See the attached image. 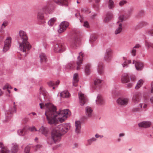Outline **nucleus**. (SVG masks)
I'll return each mask as SVG.
<instances>
[{
  "label": "nucleus",
  "instance_id": "nucleus-19",
  "mask_svg": "<svg viewBox=\"0 0 153 153\" xmlns=\"http://www.w3.org/2000/svg\"><path fill=\"white\" fill-rule=\"evenodd\" d=\"M121 81L122 83H126L130 81L129 76L127 73H124L121 76Z\"/></svg>",
  "mask_w": 153,
  "mask_h": 153
},
{
  "label": "nucleus",
  "instance_id": "nucleus-15",
  "mask_svg": "<svg viewBox=\"0 0 153 153\" xmlns=\"http://www.w3.org/2000/svg\"><path fill=\"white\" fill-rule=\"evenodd\" d=\"M132 64H134L136 70L137 71H141L144 68L143 64L140 62L134 60L133 61Z\"/></svg>",
  "mask_w": 153,
  "mask_h": 153
},
{
  "label": "nucleus",
  "instance_id": "nucleus-24",
  "mask_svg": "<svg viewBox=\"0 0 153 153\" xmlns=\"http://www.w3.org/2000/svg\"><path fill=\"white\" fill-rule=\"evenodd\" d=\"M40 94L42 95L45 100H46L48 98V94L45 89L42 87H40Z\"/></svg>",
  "mask_w": 153,
  "mask_h": 153
},
{
  "label": "nucleus",
  "instance_id": "nucleus-59",
  "mask_svg": "<svg viewBox=\"0 0 153 153\" xmlns=\"http://www.w3.org/2000/svg\"><path fill=\"white\" fill-rule=\"evenodd\" d=\"M95 137L96 138H102L103 136L102 135H100L98 134H97L95 135Z\"/></svg>",
  "mask_w": 153,
  "mask_h": 153
},
{
  "label": "nucleus",
  "instance_id": "nucleus-26",
  "mask_svg": "<svg viewBox=\"0 0 153 153\" xmlns=\"http://www.w3.org/2000/svg\"><path fill=\"white\" fill-rule=\"evenodd\" d=\"M151 124V123L149 121H143L140 123L138 124L139 127L147 128L149 127Z\"/></svg>",
  "mask_w": 153,
  "mask_h": 153
},
{
  "label": "nucleus",
  "instance_id": "nucleus-30",
  "mask_svg": "<svg viewBox=\"0 0 153 153\" xmlns=\"http://www.w3.org/2000/svg\"><path fill=\"white\" fill-rule=\"evenodd\" d=\"M97 139L94 137H92L88 139L87 140V143L85 144L86 146H90L94 142L97 141Z\"/></svg>",
  "mask_w": 153,
  "mask_h": 153
},
{
  "label": "nucleus",
  "instance_id": "nucleus-22",
  "mask_svg": "<svg viewBox=\"0 0 153 153\" xmlns=\"http://www.w3.org/2000/svg\"><path fill=\"white\" fill-rule=\"evenodd\" d=\"M114 18L113 15L110 12H107L106 14V17L104 19V21L105 22H109Z\"/></svg>",
  "mask_w": 153,
  "mask_h": 153
},
{
  "label": "nucleus",
  "instance_id": "nucleus-51",
  "mask_svg": "<svg viewBox=\"0 0 153 153\" xmlns=\"http://www.w3.org/2000/svg\"><path fill=\"white\" fill-rule=\"evenodd\" d=\"M42 147V146L38 144L36 145L34 147V149L36 150L37 151L38 150L40 149Z\"/></svg>",
  "mask_w": 153,
  "mask_h": 153
},
{
  "label": "nucleus",
  "instance_id": "nucleus-46",
  "mask_svg": "<svg viewBox=\"0 0 153 153\" xmlns=\"http://www.w3.org/2000/svg\"><path fill=\"white\" fill-rule=\"evenodd\" d=\"M75 16L76 17L79 19L80 21L81 22H83L82 17L81 16L79 13H76L75 14Z\"/></svg>",
  "mask_w": 153,
  "mask_h": 153
},
{
  "label": "nucleus",
  "instance_id": "nucleus-44",
  "mask_svg": "<svg viewBox=\"0 0 153 153\" xmlns=\"http://www.w3.org/2000/svg\"><path fill=\"white\" fill-rule=\"evenodd\" d=\"M141 109L138 107H134L131 109V111L132 113H135L139 112Z\"/></svg>",
  "mask_w": 153,
  "mask_h": 153
},
{
  "label": "nucleus",
  "instance_id": "nucleus-64",
  "mask_svg": "<svg viewBox=\"0 0 153 153\" xmlns=\"http://www.w3.org/2000/svg\"><path fill=\"white\" fill-rule=\"evenodd\" d=\"M125 134L124 133H120L119 134V137H123L125 136Z\"/></svg>",
  "mask_w": 153,
  "mask_h": 153
},
{
  "label": "nucleus",
  "instance_id": "nucleus-40",
  "mask_svg": "<svg viewBox=\"0 0 153 153\" xmlns=\"http://www.w3.org/2000/svg\"><path fill=\"white\" fill-rule=\"evenodd\" d=\"M152 42H150L147 40H145V45L147 49H149L150 47L152 48Z\"/></svg>",
  "mask_w": 153,
  "mask_h": 153
},
{
  "label": "nucleus",
  "instance_id": "nucleus-60",
  "mask_svg": "<svg viewBox=\"0 0 153 153\" xmlns=\"http://www.w3.org/2000/svg\"><path fill=\"white\" fill-rule=\"evenodd\" d=\"M151 93H153V81L151 83Z\"/></svg>",
  "mask_w": 153,
  "mask_h": 153
},
{
  "label": "nucleus",
  "instance_id": "nucleus-27",
  "mask_svg": "<svg viewBox=\"0 0 153 153\" xmlns=\"http://www.w3.org/2000/svg\"><path fill=\"white\" fill-rule=\"evenodd\" d=\"M93 110L89 106H87L85 108V112L86 115L88 117H90L92 116Z\"/></svg>",
  "mask_w": 153,
  "mask_h": 153
},
{
  "label": "nucleus",
  "instance_id": "nucleus-43",
  "mask_svg": "<svg viewBox=\"0 0 153 153\" xmlns=\"http://www.w3.org/2000/svg\"><path fill=\"white\" fill-rule=\"evenodd\" d=\"M97 39V36L94 35H91L90 36V41L91 42H93Z\"/></svg>",
  "mask_w": 153,
  "mask_h": 153
},
{
  "label": "nucleus",
  "instance_id": "nucleus-47",
  "mask_svg": "<svg viewBox=\"0 0 153 153\" xmlns=\"http://www.w3.org/2000/svg\"><path fill=\"white\" fill-rule=\"evenodd\" d=\"M9 88L12 89V87L8 83H7L4 86L3 88V89L4 90Z\"/></svg>",
  "mask_w": 153,
  "mask_h": 153
},
{
  "label": "nucleus",
  "instance_id": "nucleus-62",
  "mask_svg": "<svg viewBox=\"0 0 153 153\" xmlns=\"http://www.w3.org/2000/svg\"><path fill=\"white\" fill-rule=\"evenodd\" d=\"M78 144L76 143H75L74 144V146H73L72 148L73 149L77 147Z\"/></svg>",
  "mask_w": 153,
  "mask_h": 153
},
{
  "label": "nucleus",
  "instance_id": "nucleus-31",
  "mask_svg": "<svg viewBox=\"0 0 153 153\" xmlns=\"http://www.w3.org/2000/svg\"><path fill=\"white\" fill-rule=\"evenodd\" d=\"M115 4L112 0H109L108 3V8L110 10H112L115 7Z\"/></svg>",
  "mask_w": 153,
  "mask_h": 153
},
{
  "label": "nucleus",
  "instance_id": "nucleus-57",
  "mask_svg": "<svg viewBox=\"0 0 153 153\" xmlns=\"http://www.w3.org/2000/svg\"><path fill=\"white\" fill-rule=\"evenodd\" d=\"M141 47V45L137 43L135 44V45L133 47L134 49L139 48Z\"/></svg>",
  "mask_w": 153,
  "mask_h": 153
},
{
  "label": "nucleus",
  "instance_id": "nucleus-6",
  "mask_svg": "<svg viewBox=\"0 0 153 153\" xmlns=\"http://www.w3.org/2000/svg\"><path fill=\"white\" fill-rule=\"evenodd\" d=\"M66 49V46L63 43L56 44L53 46V50L56 52H61L64 51Z\"/></svg>",
  "mask_w": 153,
  "mask_h": 153
},
{
  "label": "nucleus",
  "instance_id": "nucleus-25",
  "mask_svg": "<svg viewBox=\"0 0 153 153\" xmlns=\"http://www.w3.org/2000/svg\"><path fill=\"white\" fill-rule=\"evenodd\" d=\"M75 131L77 134L79 133L81 128V122L79 121H76L75 122Z\"/></svg>",
  "mask_w": 153,
  "mask_h": 153
},
{
  "label": "nucleus",
  "instance_id": "nucleus-18",
  "mask_svg": "<svg viewBox=\"0 0 153 153\" xmlns=\"http://www.w3.org/2000/svg\"><path fill=\"white\" fill-rule=\"evenodd\" d=\"M103 80L99 79H96L94 81V88L99 89L102 86Z\"/></svg>",
  "mask_w": 153,
  "mask_h": 153
},
{
  "label": "nucleus",
  "instance_id": "nucleus-13",
  "mask_svg": "<svg viewBox=\"0 0 153 153\" xmlns=\"http://www.w3.org/2000/svg\"><path fill=\"white\" fill-rule=\"evenodd\" d=\"M69 25V23L67 22L64 21L62 22L59 26V29L58 30V33H61L64 32L65 30Z\"/></svg>",
  "mask_w": 153,
  "mask_h": 153
},
{
  "label": "nucleus",
  "instance_id": "nucleus-11",
  "mask_svg": "<svg viewBox=\"0 0 153 153\" xmlns=\"http://www.w3.org/2000/svg\"><path fill=\"white\" fill-rule=\"evenodd\" d=\"M112 51L110 48H108L106 50L104 57V60L107 62H110L112 56Z\"/></svg>",
  "mask_w": 153,
  "mask_h": 153
},
{
  "label": "nucleus",
  "instance_id": "nucleus-29",
  "mask_svg": "<svg viewBox=\"0 0 153 153\" xmlns=\"http://www.w3.org/2000/svg\"><path fill=\"white\" fill-rule=\"evenodd\" d=\"M96 103L97 104L102 105L104 102L103 99L101 96L98 94L97 97V99L96 100Z\"/></svg>",
  "mask_w": 153,
  "mask_h": 153
},
{
  "label": "nucleus",
  "instance_id": "nucleus-48",
  "mask_svg": "<svg viewBox=\"0 0 153 153\" xmlns=\"http://www.w3.org/2000/svg\"><path fill=\"white\" fill-rule=\"evenodd\" d=\"M7 148L0 150V153H10V151Z\"/></svg>",
  "mask_w": 153,
  "mask_h": 153
},
{
  "label": "nucleus",
  "instance_id": "nucleus-4",
  "mask_svg": "<svg viewBox=\"0 0 153 153\" xmlns=\"http://www.w3.org/2000/svg\"><path fill=\"white\" fill-rule=\"evenodd\" d=\"M62 135L60 133L55 129H53L51 132V138L55 143L60 141Z\"/></svg>",
  "mask_w": 153,
  "mask_h": 153
},
{
  "label": "nucleus",
  "instance_id": "nucleus-54",
  "mask_svg": "<svg viewBox=\"0 0 153 153\" xmlns=\"http://www.w3.org/2000/svg\"><path fill=\"white\" fill-rule=\"evenodd\" d=\"M30 148L29 146H27L25 147V153H28L30 152Z\"/></svg>",
  "mask_w": 153,
  "mask_h": 153
},
{
  "label": "nucleus",
  "instance_id": "nucleus-52",
  "mask_svg": "<svg viewBox=\"0 0 153 153\" xmlns=\"http://www.w3.org/2000/svg\"><path fill=\"white\" fill-rule=\"evenodd\" d=\"M119 21L120 22H122L124 19L125 18V17L123 15H120L119 17Z\"/></svg>",
  "mask_w": 153,
  "mask_h": 153
},
{
  "label": "nucleus",
  "instance_id": "nucleus-34",
  "mask_svg": "<svg viewBox=\"0 0 153 153\" xmlns=\"http://www.w3.org/2000/svg\"><path fill=\"white\" fill-rule=\"evenodd\" d=\"M131 63V61L130 59H127L122 64V67L124 68H126L128 67V64Z\"/></svg>",
  "mask_w": 153,
  "mask_h": 153
},
{
  "label": "nucleus",
  "instance_id": "nucleus-35",
  "mask_svg": "<svg viewBox=\"0 0 153 153\" xmlns=\"http://www.w3.org/2000/svg\"><path fill=\"white\" fill-rule=\"evenodd\" d=\"M54 2L60 5H66L67 0H54Z\"/></svg>",
  "mask_w": 153,
  "mask_h": 153
},
{
  "label": "nucleus",
  "instance_id": "nucleus-12",
  "mask_svg": "<svg viewBox=\"0 0 153 153\" xmlns=\"http://www.w3.org/2000/svg\"><path fill=\"white\" fill-rule=\"evenodd\" d=\"M129 101V99L126 97H120L117 100V104L119 105L125 106L127 105Z\"/></svg>",
  "mask_w": 153,
  "mask_h": 153
},
{
  "label": "nucleus",
  "instance_id": "nucleus-36",
  "mask_svg": "<svg viewBox=\"0 0 153 153\" xmlns=\"http://www.w3.org/2000/svg\"><path fill=\"white\" fill-rule=\"evenodd\" d=\"M60 95L62 97L68 98L70 96V94L67 91H65L61 93Z\"/></svg>",
  "mask_w": 153,
  "mask_h": 153
},
{
  "label": "nucleus",
  "instance_id": "nucleus-53",
  "mask_svg": "<svg viewBox=\"0 0 153 153\" xmlns=\"http://www.w3.org/2000/svg\"><path fill=\"white\" fill-rule=\"evenodd\" d=\"M112 93L115 96H117L118 94V91L116 88L113 90Z\"/></svg>",
  "mask_w": 153,
  "mask_h": 153
},
{
  "label": "nucleus",
  "instance_id": "nucleus-2",
  "mask_svg": "<svg viewBox=\"0 0 153 153\" xmlns=\"http://www.w3.org/2000/svg\"><path fill=\"white\" fill-rule=\"evenodd\" d=\"M19 34L22 42H19V48L20 51L25 52L29 50L31 46L28 41V38L26 33L23 31L20 30Z\"/></svg>",
  "mask_w": 153,
  "mask_h": 153
},
{
  "label": "nucleus",
  "instance_id": "nucleus-49",
  "mask_svg": "<svg viewBox=\"0 0 153 153\" xmlns=\"http://www.w3.org/2000/svg\"><path fill=\"white\" fill-rule=\"evenodd\" d=\"M28 129L31 131L32 132H34V131H38V130L36 128L33 126L31 127H30Z\"/></svg>",
  "mask_w": 153,
  "mask_h": 153
},
{
  "label": "nucleus",
  "instance_id": "nucleus-39",
  "mask_svg": "<svg viewBox=\"0 0 153 153\" xmlns=\"http://www.w3.org/2000/svg\"><path fill=\"white\" fill-rule=\"evenodd\" d=\"M75 67V64L74 62H71L67 65V68L69 69H72Z\"/></svg>",
  "mask_w": 153,
  "mask_h": 153
},
{
  "label": "nucleus",
  "instance_id": "nucleus-50",
  "mask_svg": "<svg viewBox=\"0 0 153 153\" xmlns=\"http://www.w3.org/2000/svg\"><path fill=\"white\" fill-rule=\"evenodd\" d=\"M127 3V1L125 0H123L120 1L119 3V5L120 6H122L126 4Z\"/></svg>",
  "mask_w": 153,
  "mask_h": 153
},
{
  "label": "nucleus",
  "instance_id": "nucleus-28",
  "mask_svg": "<svg viewBox=\"0 0 153 153\" xmlns=\"http://www.w3.org/2000/svg\"><path fill=\"white\" fill-rule=\"evenodd\" d=\"M73 85L76 87L77 85V83L79 81V78L77 74H74L73 76Z\"/></svg>",
  "mask_w": 153,
  "mask_h": 153
},
{
  "label": "nucleus",
  "instance_id": "nucleus-63",
  "mask_svg": "<svg viewBox=\"0 0 153 153\" xmlns=\"http://www.w3.org/2000/svg\"><path fill=\"white\" fill-rule=\"evenodd\" d=\"M7 25V22H4L2 25V26H4L5 27Z\"/></svg>",
  "mask_w": 153,
  "mask_h": 153
},
{
  "label": "nucleus",
  "instance_id": "nucleus-5",
  "mask_svg": "<svg viewBox=\"0 0 153 153\" xmlns=\"http://www.w3.org/2000/svg\"><path fill=\"white\" fill-rule=\"evenodd\" d=\"M70 128V126L69 123L62 124L57 127V128L59 131H58L62 135L67 132Z\"/></svg>",
  "mask_w": 153,
  "mask_h": 153
},
{
  "label": "nucleus",
  "instance_id": "nucleus-45",
  "mask_svg": "<svg viewBox=\"0 0 153 153\" xmlns=\"http://www.w3.org/2000/svg\"><path fill=\"white\" fill-rule=\"evenodd\" d=\"M148 24L147 22L145 21H141L139 22L138 25L140 27H142L143 26L146 25Z\"/></svg>",
  "mask_w": 153,
  "mask_h": 153
},
{
  "label": "nucleus",
  "instance_id": "nucleus-41",
  "mask_svg": "<svg viewBox=\"0 0 153 153\" xmlns=\"http://www.w3.org/2000/svg\"><path fill=\"white\" fill-rule=\"evenodd\" d=\"M56 20L55 18H51L48 22V25L50 26H52L54 24Z\"/></svg>",
  "mask_w": 153,
  "mask_h": 153
},
{
  "label": "nucleus",
  "instance_id": "nucleus-16",
  "mask_svg": "<svg viewBox=\"0 0 153 153\" xmlns=\"http://www.w3.org/2000/svg\"><path fill=\"white\" fill-rule=\"evenodd\" d=\"M79 102L80 104L83 105H84L87 101V99L86 97L84 95L80 92L79 93Z\"/></svg>",
  "mask_w": 153,
  "mask_h": 153
},
{
  "label": "nucleus",
  "instance_id": "nucleus-9",
  "mask_svg": "<svg viewBox=\"0 0 153 153\" xmlns=\"http://www.w3.org/2000/svg\"><path fill=\"white\" fill-rule=\"evenodd\" d=\"M80 44L79 37L78 35L77 34L74 36V39L71 43V47L75 49L79 46Z\"/></svg>",
  "mask_w": 153,
  "mask_h": 153
},
{
  "label": "nucleus",
  "instance_id": "nucleus-21",
  "mask_svg": "<svg viewBox=\"0 0 153 153\" xmlns=\"http://www.w3.org/2000/svg\"><path fill=\"white\" fill-rule=\"evenodd\" d=\"M84 66V68H82V69H84L85 73L86 75H89L91 72V64L90 63L87 64Z\"/></svg>",
  "mask_w": 153,
  "mask_h": 153
},
{
  "label": "nucleus",
  "instance_id": "nucleus-61",
  "mask_svg": "<svg viewBox=\"0 0 153 153\" xmlns=\"http://www.w3.org/2000/svg\"><path fill=\"white\" fill-rule=\"evenodd\" d=\"M132 85V84L131 83H129L127 84V87L128 88H131Z\"/></svg>",
  "mask_w": 153,
  "mask_h": 153
},
{
  "label": "nucleus",
  "instance_id": "nucleus-38",
  "mask_svg": "<svg viewBox=\"0 0 153 153\" xmlns=\"http://www.w3.org/2000/svg\"><path fill=\"white\" fill-rule=\"evenodd\" d=\"M143 80L142 79H140L138 81L137 85L135 87V88L137 89L140 88L143 85Z\"/></svg>",
  "mask_w": 153,
  "mask_h": 153
},
{
  "label": "nucleus",
  "instance_id": "nucleus-55",
  "mask_svg": "<svg viewBox=\"0 0 153 153\" xmlns=\"http://www.w3.org/2000/svg\"><path fill=\"white\" fill-rule=\"evenodd\" d=\"M48 84L50 87H52L55 85L54 82L51 81H50L48 82Z\"/></svg>",
  "mask_w": 153,
  "mask_h": 153
},
{
  "label": "nucleus",
  "instance_id": "nucleus-3",
  "mask_svg": "<svg viewBox=\"0 0 153 153\" xmlns=\"http://www.w3.org/2000/svg\"><path fill=\"white\" fill-rule=\"evenodd\" d=\"M50 5H47L42 9H40L37 14V19L38 23L39 25H43L45 23L44 14L42 12L46 11L48 13H50L53 11L52 9H50Z\"/></svg>",
  "mask_w": 153,
  "mask_h": 153
},
{
  "label": "nucleus",
  "instance_id": "nucleus-42",
  "mask_svg": "<svg viewBox=\"0 0 153 153\" xmlns=\"http://www.w3.org/2000/svg\"><path fill=\"white\" fill-rule=\"evenodd\" d=\"M136 52L137 50L136 49H134L133 47L131 48L130 51L131 55L133 56H136Z\"/></svg>",
  "mask_w": 153,
  "mask_h": 153
},
{
  "label": "nucleus",
  "instance_id": "nucleus-20",
  "mask_svg": "<svg viewBox=\"0 0 153 153\" xmlns=\"http://www.w3.org/2000/svg\"><path fill=\"white\" fill-rule=\"evenodd\" d=\"M104 67L102 63L100 62L98 64L97 70L98 73L100 75H102L104 72Z\"/></svg>",
  "mask_w": 153,
  "mask_h": 153
},
{
  "label": "nucleus",
  "instance_id": "nucleus-32",
  "mask_svg": "<svg viewBox=\"0 0 153 153\" xmlns=\"http://www.w3.org/2000/svg\"><path fill=\"white\" fill-rule=\"evenodd\" d=\"M40 61L41 62H46L47 59V57L44 53H41L39 55Z\"/></svg>",
  "mask_w": 153,
  "mask_h": 153
},
{
  "label": "nucleus",
  "instance_id": "nucleus-56",
  "mask_svg": "<svg viewBox=\"0 0 153 153\" xmlns=\"http://www.w3.org/2000/svg\"><path fill=\"white\" fill-rule=\"evenodd\" d=\"M83 26H84V27L87 28H88L89 27V23L87 21H85L84 22Z\"/></svg>",
  "mask_w": 153,
  "mask_h": 153
},
{
  "label": "nucleus",
  "instance_id": "nucleus-58",
  "mask_svg": "<svg viewBox=\"0 0 153 153\" xmlns=\"http://www.w3.org/2000/svg\"><path fill=\"white\" fill-rule=\"evenodd\" d=\"M8 146L7 148L5 147L3 143L2 142H0V148H1V149H4L8 148Z\"/></svg>",
  "mask_w": 153,
  "mask_h": 153
},
{
  "label": "nucleus",
  "instance_id": "nucleus-17",
  "mask_svg": "<svg viewBox=\"0 0 153 153\" xmlns=\"http://www.w3.org/2000/svg\"><path fill=\"white\" fill-rule=\"evenodd\" d=\"M16 111V106H13V107H10L8 110L7 111L5 112V114L6 117H10L13 113Z\"/></svg>",
  "mask_w": 153,
  "mask_h": 153
},
{
  "label": "nucleus",
  "instance_id": "nucleus-1",
  "mask_svg": "<svg viewBox=\"0 0 153 153\" xmlns=\"http://www.w3.org/2000/svg\"><path fill=\"white\" fill-rule=\"evenodd\" d=\"M41 109L46 108L45 114L47 118L48 123L52 124L55 123L56 121L59 120L60 123H62L71 115V112L68 109L60 111L59 112L56 111V107L51 103H39Z\"/></svg>",
  "mask_w": 153,
  "mask_h": 153
},
{
  "label": "nucleus",
  "instance_id": "nucleus-14",
  "mask_svg": "<svg viewBox=\"0 0 153 153\" xmlns=\"http://www.w3.org/2000/svg\"><path fill=\"white\" fill-rule=\"evenodd\" d=\"M79 56L77 57V61L76 62L77 70H79L80 69L81 65L82 63L83 57L84 56V53L82 52H80L79 53Z\"/></svg>",
  "mask_w": 153,
  "mask_h": 153
},
{
  "label": "nucleus",
  "instance_id": "nucleus-10",
  "mask_svg": "<svg viewBox=\"0 0 153 153\" xmlns=\"http://www.w3.org/2000/svg\"><path fill=\"white\" fill-rule=\"evenodd\" d=\"M12 39L10 37H7L4 42V45L3 48L4 52H6L8 50L11 46Z\"/></svg>",
  "mask_w": 153,
  "mask_h": 153
},
{
  "label": "nucleus",
  "instance_id": "nucleus-37",
  "mask_svg": "<svg viewBox=\"0 0 153 153\" xmlns=\"http://www.w3.org/2000/svg\"><path fill=\"white\" fill-rule=\"evenodd\" d=\"M26 127H24L22 129L18 130L17 132L18 134L20 136H24L26 134Z\"/></svg>",
  "mask_w": 153,
  "mask_h": 153
},
{
  "label": "nucleus",
  "instance_id": "nucleus-8",
  "mask_svg": "<svg viewBox=\"0 0 153 153\" xmlns=\"http://www.w3.org/2000/svg\"><path fill=\"white\" fill-rule=\"evenodd\" d=\"M142 95L139 92L135 93L133 96L132 100L134 105L137 104L141 100Z\"/></svg>",
  "mask_w": 153,
  "mask_h": 153
},
{
  "label": "nucleus",
  "instance_id": "nucleus-33",
  "mask_svg": "<svg viewBox=\"0 0 153 153\" xmlns=\"http://www.w3.org/2000/svg\"><path fill=\"white\" fill-rule=\"evenodd\" d=\"M122 25V23H120L119 24L118 27L114 31V33L115 35L119 34L123 30Z\"/></svg>",
  "mask_w": 153,
  "mask_h": 153
},
{
  "label": "nucleus",
  "instance_id": "nucleus-7",
  "mask_svg": "<svg viewBox=\"0 0 153 153\" xmlns=\"http://www.w3.org/2000/svg\"><path fill=\"white\" fill-rule=\"evenodd\" d=\"M50 128L45 125H42L38 130L39 132L44 135L45 137H48L49 134Z\"/></svg>",
  "mask_w": 153,
  "mask_h": 153
},
{
  "label": "nucleus",
  "instance_id": "nucleus-23",
  "mask_svg": "<svg viewBox=\"0 0 153 153\" xmlns=\"http://www.w3.org/2000/svg\"><path fill=\"white\" fill-rule=\"evenodd\" d=\"M10 146V152L11 153H16L18 151L19 146L16 143H12Z\"/></svg>",
  "mask_w": 153,
  "mask_h": 153
}]
</instances>
